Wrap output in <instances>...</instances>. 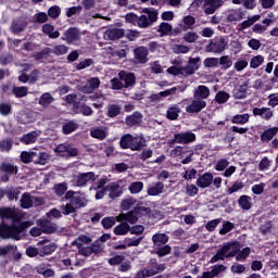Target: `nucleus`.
I'll return each mask as SVG.
<instances>
[{
    "mask_svg": "<svg viewBox=\"0 0 278 278\" xmlns=\"http://www.w3.org/2000/svg\"><path fill=\"white\" fill-rule=\"evenodd\" d=\"M27 28V21L25 20H14L11 24V31L12 34H21L22 31H25Z\"/></svg>",
    "mask_w": 278,
    "mask_h": 278,
    "instance_id": "b1692460",
    "label": "nucleus"
},
{
    "mask_svg": "<svg viewBox=\"0 0 278 278\" xmlns=\"http://www.w3.org/2000/svg\"><path fill=\"white\" fill-rule=\"evenodd\" d=\"M37 226L41 228V231H43V233H55L58 231V224L52 223L47 218L38 219Z\"/></svg>",
    "mask_w": 278,
    "mask_h": 278,
    "instance_id": "ddd939ff",
    "label": "nucleus"
},
{
    "mask_svg": "<svg viewBox=\"0 0 278 278\" xmlns=\"http://www.w3.org/2000/svg\"><path fill=\"white\" fill-rule=\"evenodd\" d=\"M179 114H181V109L177 104L169 106L166 111V117L168 121H177V118H179Z\"/></svg>",
    "mask_w": 278,
    "mask_h": 278,
    "instance_id": "7c9ffc66",
    "label": "nucleus"
},
{
    "mask_svg": "<svg viewBox=\"0 0 278 278\" xmlns=\"http://www.w3.org/2000/svg\"><path fill=\"white\" fill-rule=\"evenodd\" d=\"M14 147V141L12 138H5L0 140V153H10Z\"/></svg>",
    "mask_w": 278,
    "mask_h": 278,
    "instance_id": "72a5a7b5",
    "label": "nucleus"
},
{
    "mask_svg": "<svg viewBox=\"0 0 278 278\" xmlns=\"http://www.w3.org/2000/svg\"><path fill=\"white\" fill-rule=\"evenodd\" d=\"M62 40H65L67 45H75L81 40V31H79V28L70 27L64 31Z\"/></svg>",
    "mask_w": 278,
    "mask_h": 278,
    "instance_id": "1a4fd4ad",
    "label": "nucleus"
},
{
    "mask_svg": "<svg viewBox=\"0 0 278 278\" xmlns=\"http://www.w3.org/2000/svg\"><path fill=\"white\" fill-rule=\"evenodd\" d=\"M53 101H54L53 96H51V93L49 92H45L39 98L38 103L39 105H41V108H49V105H51Z\"/></svg>",
    "mask_w": 278,
    "mask_h": 278,
    "instance_id": "a19ab883",
    "label": "nucleus"
},
{
    "mask_svg": "<svg viewBox=\"0 0 278 278\" xmlns=\"http://www.w3.org/2000/svg\"><path fill=\"white\" fill-rule=\"evenodd\" d=\"M214 181V175L212 173H204L203 175L199 176V178L195 181V185L198 188H210L212 186V182Z\"/></svg>",
    "mask_w": 278,
    "mask_h": 278,
    "instance_id": "2eb2a0df",
    "label": "nucleus"
},
{
    "mask_svg": "<svg viewBox=\"0 0 278 278\" xmlns=\"http://www.w3.org/2000/svg\"><path fill=\"white\" fill-rule=\"evenodd\" d=\"M51 53H54V55H66L68 53V47L66 45H59L54 46L53 50H51Z\"/></svg>",
    "mask_w": 278,
    "mask_h": 278,
    "instance_id": "e2e57ef3",
    "label": "nucleus"
},
{
    "mask_svg": "<svg viewBox=\"0 0 278 278\" xmlns=\"http://www.w3.org/2000/svg\"><path fill=\"white\" fill-rule=\"evenodd\" d=\"M225 49H227V39L225 37H215L205 47L206 53H223Z\"/></svg>",
    "mask_w": 278,
    "mask_h": 278,
    "instance_id": "423d86ee",
    "label": "nucleus"
},
{
    "mask_svg": "<svg viewBox=\"0 0 278 278\" xmlns=\"http://www.w3.org/2000/svg\"><path fill=\"white\" fill-rule=\"evenodd\" d=\"M223 223V218H215L210 220L206 225H205V229L206 231H216V227H218V225H220Z\"/></svg>",
    "mask_w": 278,
    "mask_h": 278,
    "instance_id": "0e129e2a",
    "label": "nucleus"
},
{
    "mask_svg": "<svg viewBox=\"0 0 278 278\" xmlns=\"http://www.w3.org/2000/svg\"><path fill=\"white\" fill-rule=\"evenodd\" d=\"M125 123L127 127H136V125H140V123H142V113L136 111L131 115H127Z\"/></svg>",
    "mask_w": 278,
    "mask_h": 278,
    "instance_id": "4be33fe9",
    "label": "nucleus"
},
{
    "mask_svg": "<svg viewBox=\"0 0 278 278\" xmlns=\"http://www.w3.org/2000/svg\"><path fill=\"white\" fill-rule=\"evenodd\" d=\"M144 240V237L139 238H125L124 243H127V247H140V243Z\"/></svg>",
    "mask_w": 278,
    "mask_h": 278,
    "instance_id": "338daca9",
    "label": "nucleus"
},
{
    "mask_svg": "<svg viewBox=\"0 0 278 278\" xmlns=\"http://www.w3.org/2000/svg\"><path fill=\"white\" fill-rule=\"evenodd\" d=\"M143 188H144V182L135 181L129 185L128 190L130 194H139V192H142Z\"/></svg>",
    "mask_w": 278,
    "mask_h": 278,
    "instance_id": "a18cd8bd",
    "label": "nucleus"
},
{
    "mask_svg": "<svg viewBox=\"0 0 278 278\" xmlns=\"http://www.w3.org/2000/svg\"><path fill=\"white\" fill-rule=\"evenodd\" d=\"M264 64V55L258 54L253 56L250 61V68H260Z\"/></svg>",
    "mask_w": 278,
    "mask_h": 278,
    "instance_id": "13d9d810",
    "label": "nucleus"
},
{
    "mask_svg": "<svg viewBox=\"0 0 278 278\" xmlns=\"http://www.w3.org/2000/svg\"><path fill=\"white\" fill-rule=\"evenodd\" d=\"M60 210L64 216H71V214H75V212H77V208L74 207L72 202L61 205Z\"/></svg>",
    "mask_w": 278,
    "mask_h": 278,
    "instance_id": "09e8293b",
    "label": "nucleus"
},
{
    "mask_svg": "<svg viewBox=\"0 0 278 278\" xmlns=\"http://www.w3.org/2000/svg\"><path fill=\"white\" fill-rule=\"evenodd\" d=\"M194 99L203 101L210 97V88L205 85L198 86V89L193 93Z\"/></svg>",
    "mask_w": 278,
    "mask_h": 278,
    "instance_id": "a878e982",
    "label": "nucleus"
},
{
    "mask_svg": "<svg viewBox=\"0 0 278 278\" xmlns=\"http://www.w3.org/2000/svg\"><path fill=\"white\" fill-rule=\"evenodd\" d=\"M49 55H51V48L46 47L41 51L36 52L33 58L35 62H41V60H49Z\"/></svg>",
    "mask_w": 278,
    "mask_h": 278,
    "instance_id": "f704fd0d",
    "label": "nucleus"
},
{
    "mask_svg": "<svg viewBox=\"0 0 278 278\" xmlns=\"http://www.w3.org/2000/svg\"><path fill=\"white\" fill-rule=\"evenodd\" d=\"M79 126L77 125V123L73 122V121H70L65 124H63L62 126V132L65 135V136H68V134H73V131H77V128Z\"/></svg>",
    "mask_w": 278,
    "mask_h": 278,
    "instance_id": "37998d69",
    "label": "nucleus"
},
{
    "mask_svg": "<svg viewBox=\"0 0 278 278\" xmlns=\"http://www.w3.org/2000/svg\"><path fill=\"white\" fill-rule=\"evenodd\" d=\"M141 12L143 14H147L148 16L140 15L137 17L138 27H140L141 29H147V27H151L153 23H157V14H159L157 10L153 8H143Z\"/></svg>",
    "mask_w": 278,
    "mask_h": 278,
    "instance_id": "7ed1b4c3",
    "label": "nucleus"
},
{
    "mask_svg": "<svg viewBox=\"0 0 278 278\" xmlns=\"http://www.w3.org/2000/svg\"><path fill=\"white\" fill-rule=\"evenodd\" d=\"M130 230L131 226H129L127 222H122L119 225L114 227L113 233L115 236H127Z\"/></svg>",
    "mask_w": 278,
    "mask_h": 278,
    "instance_id": "c756f323",
    "label": "nucleus"
},
{
    "mask_svg": "<svg viewBox=\"0 0 278 278\" xmlns=\"http://www.w3.org/2000/svg\"><path fill=\"white\" fill-rule=\"evenodd\" d=\"M0 181L2 184H8L10 181V177L12 175H18V165L10 162H1L0 163Z\"/></svg>",
    "mask_w": 278,
    "mask_h": 278,
    "instance_id": "39448f33",
    "label": "nucleus"
},
{
    "mask_svg": "<svg viewBox=\"0 0 278 278\" xmlns=\"http://www.w3.org/2000/svg\"><path fill=\"white\" fill-rule=\"evenodd\" d=\"M236 229V224L231 222H224L220 230H219V236H227L229 231H233Z\"/></svg>",
    "mask_w": 278,
    "mask_h": 278,
    "instance_id": "3c124183",
    "label": "nucleus"
},
{
    "mask_svg": "<svg viewBox=\"0 0 278 278\" xmlns=\"http://www.w3.org/2000/svg\"><path fill=\"white\" fill-rule=\"evenodd\" d=\"M121 112H122L121 105L109 104L106 116H109V118H116V116H119Z\"/></svg>",
    "mask_w": 278,
    "mask_h": 278,
    "instance_id": "79ce46f5",
    "label": "nucleus"
},
{
    "mask_svg": "<svg viewBox=\"0 0 278 278\" xmlns=\"http://www.w3.org/2000/svg\"><path fill=\"white\" fill-rule=\"evenodd\" d=\"M172 251H173V248L169 244H165V245L155 248L154 253L159 257H166V255H170Z\"/></svg>",
    "mask_w": 278,
    "mask_h": 278,
    "instance_id": "58836bf2",
    "label": "nucleus"
},
{
    "mask_svg": "<svg viewBox=\"0 0 278 278\" xmlns=\"http://www.w3.org/2000/svg\"><path fill=\"white\" fill-rule=\"evenodd\" d=\"M72 204L74 205L75 210H79L81 207H86L87 203H86V199H84L83 197H75L72 201Z\"/></svg>",
    "mask_w": 278,
    "mask_h": 278,
    "instance_id": "774afa93",
    "label": "nucleus"
},
{
    "mask_svg": "<svg viewBox=\"0 0 278 278\" xmlns=\"http://www.w3.org/2000/svg\"><path fill=\"white\" fill-rule=\"evenodd\" d=\"M53 190L58 197H64V194H66V191L68 190V184L67 182L55 184L53 186Z\"/></svg>",
    "mask_w": 278,
    "mask_h": 278,
    "instance_id": "c03bdc74",
    "label": "nucleus"
},
{
    "mask_svg": "<svg viewBox=\"0 0 278 278\" xmlns=\"http://www.w3.org/2000/svg\"><path fill=\"white\" fill-rule=\"evenodd\" d=\"M252 112H253V116H260L261 118H263V121H270V118L275 116V113L273 112V110L266 106L254 108Z\"/></svg>",
    "mask_w": 278,
    "mask_h": 278,
    "instance_id": "dca6fc26",
    "label": "nucleus"
},
{
    "mask_svg": "<svg viewBox=\"0 0 278 278\" xmlns=\"http://www.w3.org/2000/svg\"><path fill=\"white\" fill-rule=\"evenodd\" d=\"M168 240H170V237L164 232H156L152 236L154 247H164L165 244H168Z\"/></svg>",
    "mask_w": 278,
    "mask_h": 278,
    "instance_id": "5701e85b",
    "label": "nucleus"
},
{
    "mask_svg": "<svg viewBox=\"0 0 278 278\" xmlns=\"http://www.w3.org/2000/svg\"><path fill=\"white\" fill-rule=\"evenodd\" d=\"M38 141V131L33 130L28 134H25L21 137L20 142L22 144H35Z\"/></svg>",
    "mask_w": 278,
    "mask_h": 278,
    "instance_id": "cd10ccee",
    "label": "nucleus"
},
{
    "mask_svg": "<svg viewBox=\"0 0 278 278\" xmlns=\"http://www.w3.org/2000/svg\"><path fill=\"white\" fill-rule=\"evenodd\" d=\"M104 190H106V192H110V199H118V197L123 194V191H121V185H118L117 182H111L106 185L104 187Z\"/></svg>",
    "mask_w": 278,
    "mask_h": 278,
    "instance_id": "aec40b11",
    "label": "nucleus"
},
{
    "mask_svg": "<svg viewBox=\"0 0 278 278\" xmlns=\"http://www.w3.org/2000/svg\"><path fill=\"white\" fill-rule=\"evenodd\" d=\"M42 31L46 36H49L51 39H55L60 36V31L55 30V27L51 24H45L42 26Z\"/></svg>",
    "mask_w": 278,
    "mask_h": 278,
    "instance_id": "473e14b6",
    "label": "nucleus"
},
{
    "mask_svg": "<svg viewBox=\"0 0 278 278\" xmlns=\"http://www.w3.org/2000/svg\"><path fill=\"white\" fill-rule=\"evenodd\" d=\"M36 273H37V275H41L43 278L55 277V270L48 268L47 265H45V264H39L36 267Z\"/></svg>",
    "mask_w": 278,
    "mask_h": 278,
    "instance_id": "bb28decb",
    "label": "nucleus"
},
{
    "mask_svg": "<svg viewBox=\"0 0 278 278\" xmlns=\"http://www.w3.org/2000/svg\"><path fill=\"white\" fill-rule=\"evenodd\" d=\"M118 77L124 84V88L131 89L136 86V74L134 72L122 70L118 72Z\"/></svg>",
    "mask_w": 278,
    "mask_h": 278,
    "instance_id": "9d476101",
    "label": "nucleus"
},
{
    "mask_svg": "<svg viewBox=\"0 0 278 278\" xmlns=\"http://www.w3.org/2000/svg\"><path fill=\"white\" fill-rule=\"evenodd\" d=\"M105 36L109 40H121L125 36V29L123 28H112L105 31Z\"/></svg>",
    "mask_w": 278,
    "mask_h": 278,
    "instance_id": "393cba45",
    "label": "nucleus"
},
{
    "mask_svg": "<svg viewBox=\"0 0 278 278\" xmlns=\"http://www.w3.org/2000/svg\"><path fill=\"white\" fill-rule=\"evenodd\" d=\"M28 89L27 87L23 86V87H16L14 86L12 89V94H14V97H16V99H23V97H27L28 94Z\"/></svg>",
    "mask_w": 278,
    "mask_h": 278,
    "instance_id": "49530a36",
    "label": "nucleus"
},
{
    "mask_svg": "<svg viewBox=\"0 0 278 278\" xmlns=\"http://www.w3.org/2000/svg\"><path fill=\"white\" fill-rule=\"evenodd\" d=\"M149 197H157L164 192V182H156L154 186L148 188Z\"/></svg>",
    "mask_w": 278,
    "mask_h": 278,
    "instance_id": "2f4dec72",
    "label": "nucleus"
},
{
    "mask_svg": "<svg viewBox=\"0 0 278 278\" xmlns=\"http://www.w3.org/2000/svg\"><path fill=\"white\" fill-rule=\"evenodd\" d=\"M219 65L224 71H227L233 66V61L229 58V55H223L219 58Z\"/></svg>",
    "mask_w": 278,
    "mask_h": 278,
    "instance_id": "864d4df0",
    "label": "nucleus"
},
{
    "mask_svg": "<svg viewBox=\"0 0 278 278\" xmlns=\"http://www.w3.org/2000/svg\"><path fill=\"white\" fill-rule=\"evenodd\" d=\"M136 203H138V200L134 198L125 199L122 201L121 207L124 212H127V210H131Z\"/></svg>",
    "mask_w": 278,
    "mask_h": 278,
    "instance_id": "bf43d9fd",
    "label": "nucleus"
},
{
    "mask_svg": "<svg viewBox=\"0 0 278 278\" xmlns=\"http://www.w3.org/2000/svg\"><path fill=\"white\" fill-rule=\"evenodd\" d=\"M167 73L169 75H174V77H177V75H182L184 77H186V70L184 66H170L167 68Z\"/></svg>",
    "mask_w": 278,
    "mask_h": 278,
    "instance_id": "6e6d98bb",
    "label": "nucleus"
},
{
    "mask_svg": "<svg viewBox=\"0 0 278 278\" xmlns=\"http://www.w3.org/2000/svg\"><path fill=\"white\" fill-rule=\"evenodd\" d=\"M245 13L244 11H242V9H236V10H231L227 16H226V21L227 23H238L240 21H242V18H244Z\"/></svg>",
    "mask_w": 278,
    "mask_h": 278,
    "instance_id": "6ab92c4d",
    "label": "nucleus"
},
{
    "mask_svg": "<svg viewBox=\"0 0 278 278\" xmlns=\"http://www.w3.org/2000/svg\"><path fill=\"white\" fill-rule=\"evenodd\" d=\"M238 204L241 207V210H245V211H249L251 210V207H253L250 195H241L238 200Z\"/></svg>",
    "mask_w": 278,
    "mask_h": 278,
    "instance_id": "ea45409f",
    "label": "nucleus"
},
{
    "mask_svg": "<svg viewBox=\"0 0 278 278\" xmlns=\"http://www.w3.org/2000/svg\"><path fill=\"white\" fill-rule=\"evenodd\" d=\"M90 247L93 255H100V253H103V251L105 250V248L103 247V244L100 243L99 240L93 241Z\"/></svg>",
    "mask_w": 278,
    "mask_h": 278,
    "instance_id": "69168bd1",
    "label": "nucleus"
},
{
    "mask_svg": "<svg viewBox=\"0 0 278 278\" xmlns=\"http://www.w3.org/2000/svg\"><path fill=\"white\" fill-rule=\"evenodd\" d=\"M201 62V58H190L188 64L184 67L185 68V77L190 75H194L195 71H199V63Z\"/></svg>",
    "mask_w": 278,
    "mask_h": 278,
    "instance_id": "f3484780",
    "label": "nucleus"
},
{
    "mask_svg": "<svg viewBox=\"0 0 278 278\" xmlns=\"http://www.w3.org/2000/svg\"><path fill=\"white\" fill-rule=\"evenodd\" d=\"M121 149H130V151H142L147 144L144 138L134 136L131 134H125L119 139Z\"/></svg>",
    "mask_w": 278,
    "mask_h": 278,
    "instance_id": "f03ea898",
    "label": "nucleus"
},
{
    "mask_svg": "<svg viewBox=\"0 0 278 278\" xmlns=\"http://www.w3.org/2000/svg\"><path fill=\"white\" fill-rule=\"evenodd\" d=\"M135 60L138 64H147L149 58V49L144 46H139L134 49Z\"/></svg>",
    "mask_w": 278,
    "mask_h": 278,
    "instance_id": "4468645a",
    "label": "nucleus"
},
{
    "mask_svg": "<svg viewBox=\"0 0 278 278\" xmlns=\"http://www.w3.org/2000/svg\"><path fill=\"white\" fill-rule=\"evenodd\" d=\"M92 242V239L86 235H80L77 237L76 240L72 242L73 247H76L77 249H81L84 244H90Z\"/></svg>",
    "mask_w": 278,
    "mask_h": 278,
    "instance_id": "c9c22d12",
    "label": "nucleus"
},
{
    "mask_svg": "<svg viewBox=\"0 0 278 278\" xmlns=\"http://www.w3.org/2000/svg\"><path fill=\"white\" fill-rule=\"evenodd\" d=\"M205 108H207L206 101L194 98V100L186 106V112L187 114H199V112L205 110Z\"/></svg>",
    "mask_w": 278,
    "mask_h": 278,
    "instance_id": "f8f14e48",
    "label": "nucleus"
},
{
    "mask_svg": "<svg viewBox=\"0 0 278 278\" xmlns=\"http://www.w3.org/2000/svg\"><path fill=\"white\" fill-rule=\"evenodd\" d=\"M35 157H37L36 152L22 151L20 155V160L23 164H31Z\"/></svg>",
    "mask_w": 278,
    "mask_h": 278,
    "instance_id": "4c0bfd02",
    "label": "nucleus"
},
{
    "mask_svg": "<svg viewBox=\"0 0 278 278\" xmlns=\"http://www.w3.org/2000/svg\"><path fill=\"white\" fill-rule=\"evenodd\" d=\"M18 194H21V190H18V188L7 189V198L9 201H18Z\"/></svg>",
    "mask_w": 278,
    "mask_h": 278,
    "instance_id": "052dcab7",
    "label": "nucleus"
},
{
    "mask_svg": "<svg viewBox=\"0 0 278 278\" xmlns=\"http://www.w3.org/2000/svg\"><path fill=\"white\" fill-rule=\"evenodd\" d=\"M23 216L16 213V210L8 206L0 207V219L3 220H12V223H21Z\"/></svg>",
    "mask_w": 278,
    "mask_h": 278,
    "instance_id": "0eeeda50",
    "label": "nucleus"
},
{
    "mask_svg": "<svg viewBox=\"0 0 278 278\" xmlns=\"http://www.w3.org/2000/svg\"><path fill=\"white\" fill-rule=\"evenodd\" d=\"M14 251H16V247H14V244H7L0 247V257H7V255H10V253H14Z\"/></svg>",
    "mask_w": 278,
    "mask_h": 278,
    "instance_id": "680f3d73",
    "label": "nucleus"
},
{
    "mask_svg": "<svg viewBox=\"0 0 278 278\" xmlns=\"http://www.w3.org/2000/svg\"><path fill=\"white\" fill-rule=\"evenodd\" d=\"M191 142H197V135L191 130H187L174 134V138L169 139L167 144L173 147V144H191Z\"/></svg>",
    "mask_w": 278,
    "mask_h": 278,
    "instance_id": "20e7f679",
    "label": "nucleus"
},
{
    "mask_svg": "<svg viewBox=\"0 0 278 278\" xmlns=\"http://www.w3.org/2000/svg\"><path fill=\"white\" fill-rule=\"evenodd\" d=\"M88 181H97V176L94 172L80 173L76 177V186L78 188H86Z\"/></svg>",
    "mask_w": 278,
    "mask_h": 278,
    "instance_id": "9b49d317",
    "label": "nucleus"
},
{
    "mask_svg": "<svg viewBox=\"0 0 278 278\" xmlns=\"http://www.w3.org/2000/svg\"><path fill=\"white\" fill-rule=\"evenodd\" d=\"M249 118H250L249 113L237 114L232 116L231 123L232 125H247V123H249Z\"/></svg>",
    "mask_w": 278,
    "mask_h": 278,
    "instance_id": "e433bc0d",
    "label": "nucleus"
},
{
    "mask_svg": "<svg viewBox=\"0 0 278 278\" xmlns=\"http://www.w3.org/2000/svg\"><path fill=\"white\" fill-rule=\"evenodd\" d=\"M55 153L61 157H77L79 155V150L73 148L71 144L61 143L54 149Z\"/></svg>",
    "mask_w": 278,
    "mask_h": 278,
    "instance_id": "6e6552de",
    "label": "nucleus"
},
{
    "mask_svg": "<svg viewBox=\"0 0 278 278\" xmlns=\"http://www.w3.org/2000/svg\"><path fill=\"white\" fill-rule=\"evenodd\" d=\"M31 227V222H20L13 223L12 225L5 224V222L0 223V238L1 240H21V235Z\"/></svg>",
    "mask_w": 278,
    "mask_h": 278,
    "instance_id": "f257e3e1",
    "label": "nucleus"
},
{
    "mask_svg": "<svg viewBox=\"0 0 278 278\" xmlns=\"http://www.w3.org/2000/svg\"><path fill=\"white\" fill-rule=\"evenodd\" d=\"M34 201H40V199L33 197L31 193H29V192H24L20 200L21 207L23 210H30V207H34Z\"/></svg>",
    "mask_w": 278,
    "mask_h": 278,
    "instance_id": "a211bd4d",
    "label": "nucleus"
},
{
    "mask_svg": "<svg viewBox=\"0 0 278 278\" xmlns=\"http://www.w3.org/2000/svg\"><path fill=\"white\" fill-rule=\"evenodd\" d=\"M90 136L91 138H97V140H105V138H108V134L101 128H96L91 130Z\"/></svg>",
    "mask_w": 278,
    "mask_h": 278,
    "instance_id": "4d7b16f0",
    "label": "nucleus"
},
{
    "mask_svg": "<svg viewBox=\"0 0 278 278\" xmlns=\"http://www.w3.org/2000/svg\"><path fill=\"white\" fill-rule=\"evenodd\" d=\"M276 134H278L277 126L264 130L261 134V142H263V144H268V142H270V140H273V138H275Z\"/></svg>",
    "mask_w": 278,
    "mask_h": 278,
    "instance_id": "412c9836",
    "label": "nucleus"
},
{
    "mask_svg": "<svg viewBox=\"0 0 278 278\" xmlns=\"http://www.w3.org/2000/svg\"><path fill=\"white\" fill-rule=\"evenodd\" d=\"M232 94L235 99H247V85L233 89Z\"/></svg>",
    "mask_w": 278,
    "mask_h": 278,
    "instance_id": "de8ad7c7",
    "label": "nucleus"
},
{
    "mask_svg": "<svg viewBox=\"0 0 278 278\" xmlns=\"http://www.w3.org/2000/svg\"><path fill=\"white\" fill-rule=\"evenodd\" d=\"M101 225L103 229H112V227L116 225V217L114 216L103 217L101 220Z\"/></svg>",
    "mask_w": 278,
    "mask_h": 278,
    "instance_id": "603ef678",
    "label": "nucleus"
},
{
    "mask_svg": "<svg viewBox=\"0 0 278 278\" xmlns=\"http://www.w3.org/2000/svg\"><path fill=\"white\" fill-rule=\"evenodd\" d=\"M39 250H40V257H45L47 255H53V253H55V251L58 250V244L55 242H50L39 248Z\"/></svg>",
    "mask_w": 278,
    "mask_h": 278,
    "instance_id": "c85d7f7f",
    "label": "nucleus"
},
{
    "mask_svg": "<svg viewBox=\"0 0 278 278\" xmlns=\"http://www.w3.org/2000/svg\"><path fill=\"white\" fill-rule=\"evenodd\" d=\"M173 31V25L168 23H161L157 29V33L161 34V36H168Z\"/></svg>",
    "mask_w": 278,
    "mask_h": 278,
    "instance_id": "5fc2aeb1",
    "label": "nucleus"
},
{
    "mask_svg": "<svg viewBox=\"0 0 278 278\" xmlns=\"http://www.w3.org/2000/svg\"><path fill=\"white\" fill-rule=\"evenodd\" d=\"M230 97L231 96L227 91L222 90L216 93L215 101L216 103H219V104L227 103Z\"/></svg>",
    "mask_w": 278,
    "mask_h": 278,
    "instance_id": "8fccbe9b",
    "label": "nucleus"
}]
</instances>
